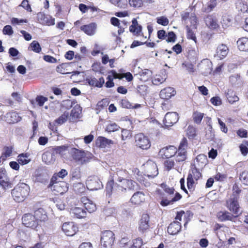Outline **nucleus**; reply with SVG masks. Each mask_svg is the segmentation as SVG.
Returning a JSON list of instances; mask_svg holds the SVG:
<instances>
[{
    "label": "nucleus",
    "instance_id": "f257e3e1",
    "mask_svg": "<svg viewBox=\"0 0 248 248\" xmlns=\"http://www.w3.org/2000/svg\"><path fill=\"white\" fill-rule=\"evenodd\" d=\"M143 169L144 176L140 173L139 170L135 169V177L138 181L142 183L145 186L148 187L150 184L149 182L145 181V177H148L150 179L156 176L158 174V168L155 162L149 160L143 165Z\"/></svg>",
    "mask_w": 248,
    "mask_h": 248
},
{
    "label": "nucleus",
    "instance_id": "f03ea898",
    "mask_svg": "<svg viewBox=\"0 0 248 248\" xmlns=\"http://www.w3.org/2000/svg\"><path fill=\"white\" fill-rule=\"evenodd\" d=\"M30 192L29 186L25 183L18 184L12 191V194L14 199L17 202H20L29 195Z\"/></svg>",
    "mask_w": 248,
    "mask_h": 248
},
{
    "label": "nucleus",
    "instance_id": "7ed1b4c3",
    "mask_svg": "<svg viewBox=\"0 0 248 248\" xmlns=\"http://www.w3.org/2000/svg\"><path fill=\"white\" fill-rule=\"evenodd\" d=\"M49 187L51 190L56 193L62 194L68 190L67 184L64 181H57L56 176H53Z\"/></svg>",
    "mask_w": 248,
    "mask_h": 248
},
{
    "label": "nucleus",
    "instance_id": "20e7f679",
    "mask_svg": "<svg viewBox=\"0 0 248 248\" xmlns=\"http://www.w3.org/2000/svg\"><path fill=\"white\" fill-rule=\"evenodd\" d=\"M22 224L26 227L38 231L40 227L35 217L31 214H26L22 217Z\"/></svg>",
    "mask_w": 248,
    "mask_h": 248
},
{
    "label": "nucleus",
    "instance_id": "39448f33",
    "mask_svg": "<svg viewBox=\"0 0 248 248\" xmlns=\"http://www.w3.org/2000/svg\"><path fill=\"white\" fill-rule=\"evenodd\" d=\"M114 233L112 231H106L102 233L101 243L105 248H110L114 240Z\"/></svg>",
    "mask_w": 248,
    "mask_h": 248
},
{
    "label": "nucleus",
    "instance_id": "423d86ee",
    "mask_svg": "<svg viewBox=\"0 0 248 248\" xmlns=\"http://www.w3.org/2000/svg\"><path fill=\"white\" fill-rule=\"evenodd\" d=\"M136 145L142 149H148L151 146L149 138L143 134H137L135 137Z\"/></svg>",
    "mask_w": 248,
    "mask_h": 248
},
{
    "label": "nucleus",
    "instance_id": "0eeeda50",
    "mask_svg": "<svg viewBox=\"0 0 248 248\" xmlns=\"http://www.w3.org/2000/svg\"><path fill=\"white\" fill-rule=\"evenodd\" d=\"M87 187L91 190H97L103 187V185L99 178L91 176L88 178L86 182Z\"/></svg>",
    "mask_w": 248,
    "mask_h": 248
},
{
    "label": "nucleus",
    "instance_id": "6e6552de",
    "mask_svg": "<svg viewBox=\"0 0 248 248\" xmlns=\"http://www.w3.org/2000/svg\"><path fill=\"white\" fill-rule=\"evenodd\" d=\"M137 186V184L133 180L125 179L118 184L117 188L119 191L126 192L127 190H134Z\"/></svg>",
    "mask_w": 248,
    "mask_h": 248
},
{
    "label": "nucleus",
    "instance_id": "1a4fd4ad",
    "mask_svg": "<svg viewBox=\"0 0 248 248\" xmlns=\"http://www.w3.org/2000/svg\"><path fill=\"white\" fill-rule=\"evenodd\" d=\"M181 16L183 21H185L186 26L188 25V21L190 23V27L196 29V25L198 22L197 18L194 13H189L186 11H183L181 14Z\"/></svg>",
    "mask_w": 248,
    "mask_h": 248
},
{
    "label": "nucleus",
    "instance_id": "9d476101",
    "mask_svg": "<svg viewBox=\"0 0 248 248\" xmlns=\"http://www.w3.org/2000/svg\"><path fill=\"white\" fill-rule=\"evenodd\" d=\"M69 153L73 158L77 162L82 164L86 161V154L84 151L75 148H72L70 150Z\"/></svg>",
    "mask_w": 248,
    "mask_h": 248
},
{
    "label": "nucleus",
    "instance_id": "9b49d317",
    "mask_svg": "<svg viewBox=\"0 0 248 248\" xmlns=\"http://www.w3.org/2000/svg\"><path fill=\"white\" fill-rule=\"evenodd\" d=\"M62 228L63 232L67 236H72L78 232V227L73 222H66L64 223Z\"/></svg>",
    "mask_w": 248,
    "mask_h": 248
},
{
    "label": "nucleus",
    "instance_id": "f8f14e48",
    "mask_svg": "<svg viewBox=\"0 0 248 248\" xmlns=\"http://www.w3.org/2000/svg\"><path fill=\"white\" fill-rule=\"evenodd\" d=\"M178 119L179 116L177 112H168L165 116L164 123L166 126H170L175 124L178 121Z\"/></svg>",
    "mask_w": 248,
    "mask_h": 248
},
{
    "label": "nucleus",
    "instance_id": "ddd939ff",
    "mask_svg": "<svg viewBox=\"0 0 248 248\" xmlns=\"http://www.w3.org/2000/svg\"><path fill=\"white\" fill-rule=\"evenodd\" d=\"M177 153V148L173 146H170L161 149L159 155L163 157L170 158L173 156Z\"/></svg>",
    "mask_w": 248,
    "mask_h": 248
},
{
    "label": "nucleus",
    "instance_id": "4468645a",
    "mask_svg": "<svg viewBox=\"0 0 248 248\" xmlns=\"http://www.w3.org/2000/svg\"><path fill=\"white\" fill-rule=\"evenodd\" d=\"M232 234L228 227L226 226H220L217 229V234L219 240L224 242L228 239V237Z\"/></svg>",
    "mask_w": 248,
    "mask_h": 248
},
{
    "label": "nucleus",
    "instance_id": "2eb2a0df",
    "mask_svg": "<svg viewBox=\"0 0 248 248\" xmlns=\"http://www.w3.org/2000/svg\"><path fill=\"white\" fill-rule=\"evenodd\" d=\"M176 93L173 88L168 87L161 90L159 95L161 99L167 100L174 96Z\"/></svg>",
    "mask_w": 248,
    "mask_h": 248
},
{
    "label": "nucleus",
    "instance_id": "dca6fc26",
    "mask_svg": "<svg viewBox=\"0 0 248 248\" xmlns=\"http://www.w3.org/2000/svg\"><path fill=\"white\" fill-rule=\"evenodd\" d=\"M113 144V141L103 137H99L96 140V146L103 149L108 148Z\"/></svg>",
    "mask_w": 248,
    "mask_h": 248
},
{
    "label": "nucleus",
    "instance_id": "f3484780",
    "mask_svg": "<svg viewBox=\"0 0 248 248\" xmlns=\"http://www.w3.org/2000/svg\"><path fill=\"white\" fill-rule=\"evenodd\" d=\"M228 52V47L226 45L221 44L217 46L215 57L221 60L226 57Z\"/></svg>",
    "mask_w": 248,
    "mask_h": 248
},
{
    "label": "nucleus",
    "instance_id": "a211bd4d",
    "mask_svg": "<svg viewBox=\"0 0 248 248\" xmlns=\"http://www.w3.org/2000/svg\"><path fill=\"white\" fill-rule=\"evenodd\" d=\"M227 206L229 210L235 214H238L239 212V205L237 199L235 197L232 198L227 202Z\"/></svg>",
    "mask_w": 248,
    "mask_h": 248
},
{
    "label": "nucleus",
    "instance_id": "6ab92c4d",
    "mask_svg": "<svg viewBox=\"0 0 248 248\" xmlns=\"http://www.w3.org/2000/svg\"><path fill=\"white\" fill-rule=\"evenodd\" d=\"M97 24L95 23H91L80 27V30L89 36H93L95 34Z\"/></svg>",
    "mask_w": 248,
    "mask_h": 248
},
{
    "label": "nucleus",
    "instance_id": "aec40b11",
    "mask_svg": "<svg viewBox=\"0 0 248 248\" xmlns=\"http://www.w3.org/2000/svg\"><path fill=\"white\" fill-rule=\"evenodd\" d=\"M149 216L147 214H143L139 222V230L140 232H143L148 229Z\"/></svg>",
    "mask_w": 248,
    "mask_h": 248
},
{
    "label": "nucleus",
    "instance_id": "412c9836",
    "mask_svg": "<svg viewBox=\"0 0 248 248\" xmlns=\"http://www.w3.org/2000/svg\"><path fill=\"white\" fill-rule=\"evenodd\" d=\"M200 67L203 74L207 76L212 71V62L208 59H204L200 64Z\"/></svg>",
    "mask_w": 248,
    "mask_h": 248
},
{
    "label": "nucleus",
    "instance_id": "4be33fe9",
    "mask_svg": "<svg viewBox=\"0 0 248 248\" xmlns=\"http://www.w3.org/2000/svg\"><path fill=\"white\" fill-rule=\"evenodd\" d=\"M34 216L35 217L36 220H37L39 225L41 227V223L45 222L47 219V215L46 212L42 208H39L34 212Z\"/></svg>",
    "mask_w": 248,
    "mask_h": 248
},
{
    "label": "nucleus",
    "instance_id": "5701e85b",
    "mask_svg": "<svg viewBox=\"0 0 248 248\" xmlns=\"http://www.w3.org/2000/svg\"><path fill=\"white\" fill-rule=\"evenodd\" d=\"M207 26L211 29H216L218 27L217 20L216 16L213 15L208 16L205 19Z\"/></svg>",
    "mask_w": 248,
    "mask_h": 248
},
{
    "label": "nucleus",
    "instance_id": "b1692460",
    "mask_svg": "<svg viewBox=\"0 0 248 248\" xmlns=\"http://www.w3.org/2000/svg\"><path fill=\"white\" fill-rule=\"evenodd\" d=\"M145 200V195L142 192H137L133 194L130 201L135 204H140Z\"/></svg>",
    "mask_w": 248,
    "mask_h": 248
},
{
    "label": "nucleus",
    "instance_id": "393cba45",
    "mask_svg": "<svg viewBox=\"0 0 248 248\" xmlns=\"http://www.w3.org/2000/svg\"><path fill=\"white\" fill-rule=\"evenodd\" d=\"M181 228L180 223L177 221H174L170 223L168 228V232L171 235H175L178 233Z\"/></svg>",
    "mask_w": 248,
    "mask_h": 248
},
{
    "label": "nucleus",
    "instance_id": "a878e982",
    "mask_svg": "<svg viewBox=\"0 0 248 248\" xmlns=\"http://www.w3.org/2000/svg\"><path fill=\"white\" fill-rule=\"evenodd\" d=\"M89 84L92 86H94L98 88H101L105 83V80L103 78H100L97 79L93 77H91L87 79Z\"/></svg>",
    "mask_w": 248,
    "mask_h": 248
},
{
    "label": "nucleus",
    "instance_id": "bb28decb",
    "mask_svg": "<svg viewBox=\"0 0 248 248\" xmlns=\"http://www.w3.org/2000/svg\"><path fill=\"white\" fill-rule=\"evenodd\" d=\"M71 214L78 218H82L86 217L87 213L82 208L75 207L71 210Z\"/></svg>",
    "mask_w": 248,
    "mask_h": 248
},
{
    "label": "nucleus",
    "instance_id": "cd10ccee",
    "mask_svg": "<svg viewBox=\"0 0 248 248\" xmlns=\"http://www.w3.org/2000/svg\"><path fill=\"white\" fill-rule=\"evenodd\" d=\"M5 117L8 123H16L20 121L21 118L16 112H10L6 114Z\"/></svg>",
    "mask_w": 248,
    "mask_h": 248
},
{
    "label": "nucleus",
    "instance_id": "c85d7f7f",
    "mask_svg": "<svg viewBox=\"0 0 248 248\" xmlns=\"http://www.w3.org/2000/svg\"><path fill=\"white\" fill-rule=\"evenodd\" d=\"M238 49L241 51H248V38L242 37L237 41Z\"/></svg>",
    "mask_w": 248,
    "mask_h": 248
},
{
    "label": "nucleus",
    "instance_id": "c756f323",
    "mask_svg": "<svg viewBox=\"0 0 248 248\" xmlns=\"http://www.w3.org/2000/svg\"><path fill=\"white\" fill-rule=\"evenodd\" d=\"M141 26L138 24V21L136 19L132 20V25L129 27L130 32L134 34L140 35L141 32Z\"/></svg>",
    "mask_w": 248,
    "mask_h": 248
},
{
    "label": "nucleus",
    "instance_id": "7c9ffc66",
    "mask_svg": "<svg viewBox=\"0 0 248 248\" xmlns=\"http://www.w3.org/2000/svg\"><path fill=\"white\" fill-rule=\"evenodd\" d=\"M42 160L46 164L53 163L55 160V155L49 152H46L42 155Z\"/></svg>",
    "mask_w": 248,
    "mask_h": 248
},
{
    "label": "nucleus",
    "instance_id": "2f4dec72",
    "mask_svg": "<svg viewBox=\"0 0 248 248\" xmlns=\"http://www.w3.org/2000/svg\"><path fill=\"white\" fill-rule=\"evenodd\" d=\"M226 97L228 102L232 104L235 102H238L239 100V97L236 95L235 93L231 89L228 90L226 93Z\"/></svg>",
    "mask_w": 248,
    "mask_h": 248
},
{
    "label": "nucleus",
    "instance_id": "473e14b6",
    "mask_svg": "<svg viewBox=\"0 0 248 248\" xmlns=\"http://www.w3.org/2000/svg\"><path fill=\"white\" fill-rule=\"evenodd\" d=\"M126 175V173L125 170H120L114 172L112 179L117 181L119 183H120L125 179L124 177H125Z\"/></svg>",
    "mask_w": 248,
    "mask_h": 248
},
{
    "label": "nucleus",
    "instance_id": "72a5a7b5",
    "mask_svg": "<svg viewBox=\"0 0 248 248\" xmlns=\"http://www.w3.org/2000/svg\"><path fill=\"white\" fill-rule=\"evenodd\" d=\"M175 161L177 163H180L184 161L186 158V152L184 150H177V153L175 154Z\"/></svg>",
    "mask_w": 248,
    "mask_h": 248
},
{
    "label": "nucleus",
    "instance_id": "f704fd0d",
    "mask_svg": "<svg viewBox=\"0 0 248 248\" xmlns=\"http://www.w3.org/2000/svg\"><path fill=\"white\" fill-rule=\"evenodd\" d=\"M39 16H41L42 18V24H45L46 25L50 26L55 24V19L49 16H45L41 13L38 15Z\"/></svg>",
    "mask_w": 248,
    "mask_h": 248
},
{
    "label": "nucleus",
    "instance_id": "c9c22d12",
    "mask_svg": "<svg viewBox=\"0 0 248 248\" xmlns=\"http://www.w3.org/2000/svg\"><path fill=\"white\" fill-rule=\"evenodd\" d=\"M17 161L19 164L25 165L30 162L31 159L27 154H21L17 156Z\"/></svg>",
    "mask_w": 248,
    "mask_h": 248
},
{
    "label": "nucleus",
    "instance_id": "e433bc0d",
    "mask_svg": "<svg viewBox=\"0 0 248 248\" xmlns=\"http://www.w3.org/2000/svg\"><path fill=\"white\" fill-rule=\"evenodd\" d=\"M217 217L220 221L231 220L232 216L228 212H219L217 213Z\"/></svg>",
    "mask_w": 248,
    "mask_h": 248
},
{
    "label": "nucleus",
    "instance_id": "4c0bfd02",
    "mask_svg": "<svg viewBox=\"0 0 248 248\" xmlns=\"http://www.w3.org/2000/svg\"><path fill=\"white\" fill-rule=\"evenodd\" d=\"M111 73H112L114 78L122 79L123 78H125L128 81H130L133 79V76L129 72H127L123 76L117 73L114 71H112Z\"/></svg>",
    "mask_w": 248,
    "mask_h": 248
},
{
    "label": "nucleus",
    "instance_id": "58836bf2",
    "mask_svg": "<svg viewBox=\"0 0 248 248\" xmlns=\"http://www.w3.org/2000/svg\"><path fill=\"white\" fill-rule=\"evenodd\" d=\"M196 161L199 167H202L207 164V158L205 155L200 154L197 156Z\"/></svg>",
    "mask_w": 248,
    "mask_h": 248
},
{
    "label": "nucleus",
    "instance_id": "ea45409f",
    "mask_svg": "<svg viewBox=\"0 0 248 248\" xmlns=\"http://www.w3.org/2000/svg\"><path fill=\"white\" fill-rule=\"evenodd\" d=\"M166 79V77L165 75L161 76L160 75H156L153 79L152 82L154 85H158L163 83Z\"/></svg>",
    "mask_w": 248,
    "mask_h": 248
},
{
    "label": "nucleus",
    "instance_id": "a19ab883",
    "mask_svg": "<svg viewBox=\"0 0 248 248\" xmlns=\"http://www.w3.org/2000/svg\"><path fill=\"white\" fill-rule=\"evenodd\" d=\"M29 48L36 53L40 52L42 49L39 43L36 41H33L30 44Z\"/></svg>",
    "mask_w": 248,
    "mask_h": 248
},
{
    "label": "nucleus",
    "instance_id": "79ce46f5",
    "mask_svg": "<svg viewBox=\"0 0 248 248\" xmlns=\"http://www.w3.org/2000/svg\"><path fill=\"white\" fill-rule=\"evenodd\" d=\"M54 151L56 153L59 154L61 155H63L65 152L68 150V146L62 145L60 146H57L53 148Z\"/></svg>",
    "mask_w": 248,
    "mask_h": 248
},
{
    "label": "nucleus",
    "instance_id": "37998d69",
    "mask_svg": "<svg viewBox=\"0 0 248 248\" xmlns=\"http://www.w3.org/2000/svg\"><path fill=\"white\" fill-rule=\"evenodd\" d=\"M129 4L131 7L138 8L142 6L143 2L142 0H129Z\"/></svg>",
    "mask_w": 248,
    "mask_h": 248
},
{
    "label": "nucleus",
    "instance_id": "c03bdc74",
    "mask_svg": "<svg viewBox=\"0 0 248 248\" xmlns=\"http://www.w3.org/2000/svg\"><path fill=\"white\" fill-rule=\"evenodd\" d=\"M187 29V38L193 40L195 43L196 42V37L194 32L190 29V25H187L186 26ZM192 29H194L193 27H191Z\"/></svg>",
    "mask_w": 248,
    "mask_h": 248
},
{
    "label": "nucleus",
    "instance_id": "a18cd8bd",
    "mask_svg": "<svg viewBox=\"0 0 248 248\" xmlns=\"http://www.w3.org/2000/svg\"><path fill=\"white\" fill-rule=\"evenodd\" d=\"M217 5L216 0H210L207 3V6L205 7L204 10L206 12H210L213 10V9Z\"/></svg>",
    "mask_w": 248,
    "mask_h": 248
},
{
    "label": "nucleus",
    "instance_id": "49530a36",
    "mask_svg": "<svg viewBox=\"0 0 248 248\" xmlns=\"http://www.w3.org/2000/svg\"><path fill=\"white\" fill-rule=\"evenodd\" d=\"M110 1L112 4L120 8H125L127 5L126 0H110Z\"/></svg>",
    "mask_w": 248,
    "mask_h": 248
},
{
    "label": "nucleus",
    "instance_id": "de8ad7c7",
    "mask_svg": "<svg viewBox=\"0 0 248 248\" xmlns=\"http://www.w3.org/2000/svg\"><path fill=\"white\" fill-rule=\"evenodd\" d=\"M240 80V76L238 74L232 75L229 78V81L232 85L239 83Z\"/></svg>",
    "mask_w": 248,
    "mask_h": 248
},
{
    "label": "nucleus",
    "instance_id": "09e8293b",
    "mask_svg": "<svg viewBox=\"0 0 248 248\" xmlns=\"http://www.w3.org/2000/svg\"><path fill=\"white\" fill-rule=\"evenodd\" d=\"M237 7L238 9L242 13L247 12L248 10L247 4L242 1H238L237 3Z\"/></svg>",
    "mask_w": 248,
    "mask_h": 248
},
{
    "label": "nucleus",
    "instance_id": "8fccbe9b",
    "mask_svg": "<svg viewBox=\"0 0 248 248\" xmlns=\"http://www.w3.org/2000/svg\"><path fill=\"white\" fill-rule=\"evenodd\" d=\"M240 180L244 185L248 186V171H244L240 175Z\"/></svg>",
    "mask_w": 248,
    "mask_h": 248
},
{
    "label": "nucleus",
    "instance_id": "3c124183",
    "mask_svg": "<svg viewBox=\"0 0 248 248\" xmlns=\"http://www.w3.org/2000/svg\"><path fill=\"white\" fill-rule=\"evenodd\" d=\"M195 179L192 177L191 174H188L187 178V186L189 190H192L194 188Z\"/></svg>",
    "mask_w": 248,
    "mask_h": 248
},
{
    "label": "nucleus",
    "instance_id": "603ef678",
    "mask_svg": "<svg viewBox=\"0 0 248 248\" xmlns=\"http://www.w3.org/2000/svg\"><path fill=\"white\" fill-rule=\"evenodd\" d=\"M231 20L228 16H222L221 21L222 26L223 28H227L231 25Z\"/></svg>",
    "mask_w": 248,
    "mask_h": 248
},
{
    "label": "nucleus",
    "instance_id": "864d4df0",
    "mask_svg": "<svg viewBox=\"0 0 248 248\" xmlns=\"http://www.w3.org/2000/svg\"><path fill=\"white\" fill-rule=\"evenodd\" d=\"M152 72L151 70L148 69H145L142 71L141 74L142 77L141 79L144 81L147 80L152 76Z\"/></svg>",
    "mask_w": 248,
    "mask_h": 248
},
{
    "label": "nucleus",
    "instance_id": "5fc2aeb1",
    "mask_svg": "<svg viewBox=\"0 0 248 248\" xmlns=\"http://www.w3.org/2000/svg\"><path fill=\"white\" fill-rule=\"evenodd\" d=\"M122 105L123 107L127 108H138L140 107V104H136L135 105H132L126 100H122Z\"/></svg>",
    "mask_w": 248,
    "mask_h": 248
},
{
    "label": "nucleus",
    "instance_id": "6e6d98bb",
    "mask_svg": "<svg viewBox=\"0 0 248 248\" xmlns=\"http://www.w3.org/2000/svg\"><path fill=\"white\" fill-rule=\"evenodd\" d=\"M175 164V162L174 160L171 158H169L164 162L165 167L168 170H170Z\"/></svg>",
    "mask_w": 248,
    "mask_h": 248
},
{
    "label": "nucleus",
    "instance_id": "4d7b16f0",
    "mask_svg": "<svg viewBox=\"0 0 248 248\" xmlns=\"http://www.w3.org/2000/svg\"><path fill=\"white\" fill-rule=\"evenodd\" d=\"M84 207L89 213L93 212L96 210V205L92 201L88 202Z\"/></svg>",
    "mask_w": 248,
    "mask_h": 248
},
{
    "label": "nucleus",
    "instance_id": "13d9d810",
    "mask_svg": "<svg viewBox=\"0 0 248 248\" xmlns=\"http://www.w3.org/2000/svg\"><path fill=\"white\" fill-rule=\"evenodd\" d=\"M131 137V132L127 129H123L122 131V140H125L130 139Z\"/></svg>",
    "mask_w": 248,
    "mask_h": 248
},
{
    "label": "nucleus",
    "instance_id": "bf43d9fd",
    "mask_svg": "<svg viewBox=\"0 0 248 248\" xmlns=\"http://www.w3.org/2000/svg\"><path fill=\"white\" fill-rule=\"evenodd\" d=\"M203 117V114L201 112H195L193 114V119L195 123L200 124Z\"/></svg>",
    "mask_w": 248,
    "mask_h": 248
},
{
    "label": "nucleus",
    "instance_id": "052dcab7",
    "mask_svg": "<svg viewBox=\"0 0 248 248\" xmlns=\"http://www.w3.org/2000/svg\"><path fill=\"white\" fill-rule=\"evenodd\" d=\"M74 188L75 190L78 193L83 192L85 189L84 185L81 183L75 184L74 185Z\"/></svg>",
    "mask_w": 248,
    "mask_h": 248
},
{
    "label": "nucleus",
    "instance_id": "680f3d73",
    "mask_svg": "<svg viewBox=\"0 0 248 248\" xmlns=\"http://www.w3.org/2000/svg\"><path fill=\"white\" fill-rule=\"evenodd\" d=\"M120 127L116 124H110L108 125L106 128V130L108 132H112L118 130Z\"/></svg>",
    "mask_w": 248,
    "mask_h": 248
},
{
    "label": "nucleus",
    "instance_id": "e2e57ef3",
    "mask_svg": "<svg viewBox=\"0 0 248 248\" xmlns=\"http://www.w3.org/2000/svg\"><path fill=\"white\" fill-rule=\"evenodd\" d=\"M70 175L72 180L78 179L80 177L79 169L78 168L72 169L70 172Z\"/></svg>",
    "mask_w": 248,
    "mask_h": 248
},
{
    "label": "nucleus",
    "instance_id": "0e129e2a",
    "mask_svg": "<svg viewBox=\"0 0 248 248\" xmlns=\"http://www.w3.org/2000/svg\"><path fill=\"white\" fill-rule=\"evenodd\" d=\"M169 22V19L165 16H161L157 18V23L161 25L167 26Z\"/></svg>",
    "mask_w": 248,
    "mask_h": 248
},
{
    "label": "nucleus",
    "instance_id": "69168bd1",
    "mask_svg": "<svg viewBox=\"0 0 248 248\" xmlns=\"http://www.w3.org/2000/svg\"><path fill=\"white\" fill-rule=\"evenodd\" d=\"M2 32L4 35H12L13 34V30L10 25H6L4 27Z\"/></svg>",
    "mask_w": 248,
    "mask_h": 248
},
{
    "label": "nucleus",
    "instance_id": "338daca9",
    "mask_svg": "<svg viewBox=\"0 0 248 248\" xmlns=\"http://www.w3.org/2000/svg\"><path fill=\"white\" fill-rule=\"evenodd\" d=\"M246 143L243 141V143L240 145L239 148L242 154L245 156L248 153V147L246 145Z\"/></svg>",
    "mask_w": 248,
    "mask_h": 248
},
{
    "label": "nucleus",
    "instance_id": "774afa93",
    "mask_svg": "<svg viewBox=\"0 0 248 248\" xmlns=\"http://www.w3.org/2000/svg\"><path fill=\"white\" fill-rule=\"evenodd\" d=\"M114 184V180H112L108 181L107 184L106 186V192L107 194L110 195L113 189V186Z\"/></svg>",
    "mask_w": 248,
    "mask_h": 248
}]
</instances>
